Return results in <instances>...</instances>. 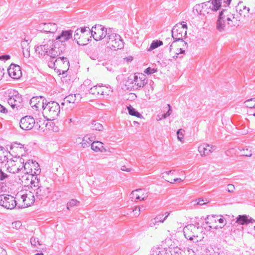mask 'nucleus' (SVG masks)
<instances>
[{"label": "nucleus", "mask_w": 255, "mask_h": 255, "mask_svg": "<svg viewBox=\"0 0 255 255\" xmlns=\"http://www.w3.org/2000/svg\"><path fill=\"white\" fill-rule=\"evenodd\" d=\"M231 7L228 5L219 12L216 25V29L220 32L225 31L226 24L230 26L234 25L233 22L235 18L234 14L231 12Z\"/></svg>", "instance_id": "1"}, {"label": "nucleus", "mask_w": 255, "mask_h": 255, "mask_svg": "<svg viewBox=\"0 0 255 255\" xmlns=\"http://www.w3.org/2000/svg\"><path fill=\"white\" fill-rule=\"evenodd\" d=\"M6 94H7V103L13 109L15 108L17 110L20 108L22 98L17 91L9 90Z\"/></svg>", "instance_id": "2"}, {"label": "nucleus", "mask_w": 255, "mask_h": 255, "mask_svg": "<svg viewBox=\"0 0 255 255\" xmlns=\"http://www.w3.org/2000/svg\"><path fill=\"white\" fill-rule=\"evenodd\" d=\"M124 41L120 35L108 32L107 44L110 49H121L124 47Z\"/></svg>", "instance_id": "3"}, {"label": "nucleus", "mask_w": 255, "mask_h": 255, "mask_svg": "<svg viewBox=\"0 0 255 255\" xmlns=\"http://www.w3.org/2000/svg\"><path fill=\"white\" fill-rule=\"evenodd\" d=\"M88 33H91V37H93L96 41L101 40L105 38L107 35H108L107 28L102 25L96 24L93 26L92 28L89 29Z\"/></svg>", "instance_id": "4"}, {"label": "nucleus", "mask_w": 255, "mask_h": 255, "mask_svg": "<svg viewBox=\"0 0 255 255\" xmlns=\"http://www.w3.org/2000/svg\"><path fill=\"white\" fill-rule=\"evenodd\" d=\"M60 107L58 103L55 101L46 102L43 110L45 113L48 114L50 118L53 120L56 118L60 112Z\"/></svg>", "instance_id": "5"}, {"label": "nucleus", "mask_w": 255, "mask_h": 255, "mask_svg": "<svg viewBox=\"0 0 255 255\" xmlns=\"http://www.w3.org/2000/svg\"><path fill=\"white\" fill-rule=\"evenodd\" d=\"M33 164V167L34 168L35 171L30 176V181L29 182L30 187L33 191H34V189H36L39 186H41L43 185L40 183V179L38 178V175L41 172L39 165L38 163H34Z\"/></svg>", "instance_id": "6"}, {"label": "nucleus", "mask_w": 255, "mask_h": 255, "mask_svg": "<svg viewBox=\"0 0 255 255\" xmlns=\"http://www.w3.org/2000/svg\"><path fill=\"white\" fill-rule=\"evenodd\" d=\"M18 203L15 200V198L10 195H0V206L7 209H13L17 207Z\"/></svg>", "instance_id": "7"}, {"label": "nucleus", "mask_w": 255, "mask_h": 255, "mask_svg": "<svg viewBox=\"0 0 255 255\" xmlns=\"http://www.w3.org/2000/svg\"><path fill=\"white\" fill-rule=\"evenodd\" d=\"M4 161H7V163L5 164L7 167V171L12 173H18L22 169V165H18L17 163V157H14V159H8L6 155L3 157Z\"/></svg>", "instance_id": "8"}, {"label": "nucleus", "mask_w": 255, "mask_h": 255, "mask_svg": "<svg viewBox=\"0 0 255 255\" xmlns=\"http://www.w3.org/2000/svg\"><path fill=\"white\" fill-rule=\"evenodd\" d=\"M66 50V45L54 40L52 47L50 49V57L55 58L64 53Z\"/></svg>", "instance_id": "9"}, {"label": "nucleus", "mask_w": 255, "mask_h": 255, "mask_svg": "<svg viewBox=\"0 0 255 255\" xmlns=\"http://www.w3.org/2000/svg\"><path fill=\"white\" fill-rule=\"evenodd\" d=\"M20 196V199L22 200V203L18 204L17 208H24L33 204L35 201V196L30 192L28 194L17 195V197Z\"/></svg>", "instance_id": "10"}, {"label": "nucleus", "mask_w": 255, "mask_h": 255, "mask_svg": "<svg viewBox=\"0 0 255 255\" xmlns=\"http://www.w3.org/2000/svg\"><path fill=\"white\" fill-rule=\"evenodd\" d=\"M33 191L35 197L39 200L47 199L51 192L50 188L44 185L39 186L38 188L34 189Z\"/></svg>", "instance_id": "11"}, {"label": "nucleus", "mask_w": 255, "mask_h": 255, "mask_svg": "<svg viewBox=\"0 0 255 255\" xmlns=\"http://www.w3.org/2000/svg\"><path fill=\"white\" fill-rule=\"evenodd\" d=\"M35 124L34 119L30 116H26L21 119L19 122L20 128L23 130L32 129Z\"/></svg>", "instance_id": "12"}, {"label": "nucleus", "mask_w": 255, "mask_h": 255, "mask_svg": "<svg viewBox=\"0 0 255 255\" xmlns=\"http://www.w3.org/2000/svg\"><path fill=\"white\" fill-rule=\"evenodd\" d=\"M178 25L176 24L171 30L172 38L174 39L173 42L180 41L185 46H187V43L183 40V34L184 30L182 28H178Z\"/></svg>", "instance_id": "13"}, {"label": "nucleus", "mask_w": 255, "mask_h": 255, "mask_svg": "<svg viewBox=\"0 0 255 255\" xmlns=\"http://www.w3.org/2000/svg\"><path fill=\"white\" fill-rule=\"evenodd\" d=\"M54 65H57L61 67V69L59 70L60 73L62 71V74H64L69 69L70 63L67 58L64 56L59 57L54 62Z\"/></svg>", "instance_id": "14"}, {"label": "nucleus", "mask_w": 255, "mask_h": 255, "mask_svg": "<svg viewBox=\"0 0 255 255\" xmlns=\"http://www.w3.org/2000/svg\"><path fill=\"white\" fill-rule=\"evenodd\" d=\"M139 76H134L133 81L132 82V88L134 90L139 89L140 88L143 87L147 82V80L145 77V75L141 74Z\"/></svg>", "instance_id": "15"}, {"label": "nucleus", "mask_w": 255, "mask_h": 255, "mask_svg": "<svg viewBox=\"0 0 255 255\" xmlns=\"http://www.w3.org/2000/svg\"><path fill=\"white\" fill-rule=\"evenodd\" d=\"M38 29L41 32L54 33L57 30V25L55 23H41L39 24Z\"/></svg>", "instance_id": "16"}, {"label": "nucleus", "mask_w": 255, "mask_h": 255, "mask_svg": "<svg viewBox=\"0 0 255 255\" xmlns=\"http://www.w3.org/2000/svg\"><path fill=\"white\" fill-rule=\"evenodd\" d=\"M7 71L9 76L14 79H18L22 76L20 67L15 64H11Z\"/></svg>", "instance_id": "17"}, {"label": "nucleus", "mask_w": 255, "mask_h": 255, "mask_svg": "<svg viewBox=\"0 0 255 255\" xmlns=\"http://www.w3.org/2000/svg\"><path fill=\"white\" fill-rule=\"evenodd\" d=\"M211 5L210 1H207L196 5V10H199V14L205 15L213 11V8Z\"/></svg>", "instance_id": "18"}, {"label": "nucleus", "mask_w": 255, "mask_h": 255, "mask_svg": "<svg viewBox=\"0 0 255 255\" xmlns=\"http://www.w3.org/2000/svg\"><path fill=\"white\" fill-rule=\"evenodd\" d=\"M46 102L47 101L42 96L33 97L30 100V105L31 107H35L36 110H38L41 107L44 109Z\"/></svg>", "instance_id": "19"}, {"label": "nucleus", "mask_w": 255, "mask_h": 255, "mask_svg": "<svg viewBox=\"0 0 255 255\" xmlns=\"http://www.w3.org/2000/svg\"><path fill=\"white\" fill-rule=\"evenodd\" d=\"M73 31L71 30H62L60 34L57 36L55 40L61 43L65 44V42L72 37Z\"/></svg>", "instance_id": "20"}, {"label": "nucleus", "mask_w": 255, "mask_h": 255, "mask_svg": "<svg viewBox=\"0 0 255 255\" xmlns=\"http://www.w3.org/2000/svg\"><path fill=\"white\" fill-rule=\"evenodd\" d=\"M236 10L241 16L246 17L249 15L250 8L244 5L243 1H240L236 6Z\"/></svg>", "instance_id": "21"}, {"label": "nucleus", "mask_w": 255, "mask_h": 255, "mask_svg": "<svg viewBox=\"0 0 255 255\" xmlns=\"http://www.w3.org/2000/svg\"><path fill=\"white\" fill-rule=\"evenodd\" d=\"M34 163H37L36 161H33V160H28L25 163L24 165H22V167L24 168V170L25 171V173L26 174H30L33 173L34 170V168L33 167V165Z\"/></svg>", "instance_id": "22"}, {"label": "nucleus", "mask_w": 255, "mask_h": 255, "mask_svg": "<svg viewBox=\"0 0 255 255\" xmlns=\"http://www.w3.org/2000/svg\"><path fill=\"white\" fill-rule=\"evenodd\" d=\"M196 229V226L194 225L193 224H190L188 225L187 226H185V228L183 229V233L184 234V236L187 239H189V240H192L193 239V237H195L194 235H188V232L191 231L195 230Z\"/></svg>", "instance_id": "23"}, {"label": "nucleus", "mask_w": 255, "mask_h": 255, "mask_svg": "<svg viewBox=\"0 0 255 255\" xmlns=\"http://www.w3.org/2000/svg\"><path fill=\"white\" fill-rule=\"evenodd\" d=\"M21 47L23 56L26 58H28L30 56V46L27 40L21 42Z\"/></svg>", "instance_id": "24"}, {"label": "nucleus", "mask_w": 255, "mask_h": 255, "mask_svg": "<svg viewBox=\"0 0 255 255\" xmlns=\"http://www.w3.org/2000/svg\"><path fill=\"white\" fill-rule=\"evenodd\" d=\"M35 51L38 53L39 57H43L46 55L50 56V50L47 51V49H46L44 47V45L42 44L35 47Z\"/></svg>", "instance_id": "25"}, {"label": "nucleus", "mask_w": 255, "mask_h": 255, "mask_svg": "<svg viewBox=\"0 0 255 255\" xmlns=\"http://www.w3.org/2000/svg\"><path fill=\"white\" fill-rule=\"evenodd\" d=\"M103 143L100 141H94L91 144V149L95 151H103V149L105 150L103 145Z\"/></svg>", "instance_id": "26"}, {"label": "nucleus", "mask_w": 255, "mask_h": 255, "mask_svg": "<svg viewBox=\"0 0 255 255\" xmlns=\"http://www.w3.org/2000/svg\"><path fill=\"white\" fill-rule=\"evenodd\" d=\"M248 221V215H240L236 218V222L240 225H247Z\"/></svg>", "instance_id": "27"}, {"label": "nucleus", "mask_w": 255, "mask_h": 255, "mask_svg": "<svg viewBox=\"0 0 255 255\" xmlns=\"http://www.w3.org/2000/svg\"><path fill=\"white\" fill-rule=\"evenodd\" d=\"M181 253L179 249L177 248H169L165 251V255H180Z\"/></svg>", "instance_id": "28"}, {"label": "nucleus", "mask_w": 255, "mask_h": 255, "mask_svg": "<svg viewBox=\"0 0 255 255\" xmlns=\"http://www.w3.org/2000/svg\"><path fill=\"white\" fill-rule=\"evenodd\" d=\"M208 1H210L213 11L216 12L221 8L222 0H210Z\"/></svg>", "instance_id": "29"}, {"label": "nucleus", "mask_w": 255, "mask_h": 255, "mask_svg": "<svg viewBox=\"0 0 255 255\" xmlns=\"http://www.w3.org/2000/svg\"><path fill=\"white\" fill-rule=\"evenodd\" d=\"M141 191H142V190L141 189H136L135 190L132 191L130 194V196H131L130 198L133 199V197H135V201L140 200H144L146 198V197L144 196L143 197H141L140 196L139 194H137V192H140Z\"/></svg>", "instance_id": "30"}, {"label": "nucleus", "mask_w": 255, "mask_h": 255, "mask_svg": "<svg viewBox=\"0 0 255 255\" xmlns=\"http://www.w3.org/2000/svg\"><path fill=\"white\" fill-rule=\"evenodd\" d=\"M210 145L208 144H203L202 145H200L198 147V151L201 153V155H208V147H209Z\"/></svg>", "instance_id": "31"}, {"label": "nucleus", "mask_w": 255, "mask_h": 255, "mask_svg": "<svg viewBox=\"0 0 255 255\" xmlns=\"http://www.w3.org/2000/svg\"><path fill=\"white\" fill-rule=\"evenodd\" d=\"M101 87L100 86H95L91 88L89 90V93L93 95H102L103 91L101 90Z\"/></svg>", "instance_id": "32"}, {"label": "nucleus", "mask_w": 255, "mask_h": 255, "mask_svg": "<svg viewBox=\"0 0 255 255\" xmlns=\"http://www.w3.org/2000/svg\"><path fill=\"white\" fill-rule=\"evenodd\" d=\"M11 150H15L16 152L18 149L20 150L22 152V151H25L24 145L20 143H18L17 142H14L12 143L10 146Z\"/></svg>", "instance_id": "33"}, {"label": "nucleus", "mask_w": 255, "mask_h": 255, "mask_svg": "<svg viewBox=\"0 0 255 255\" xmlns=\"http://www.w3.org/2000/svg\"><path fill=\"white\" fill-rule=\"evenodd\" d=\"M54 42V40L53 39H44L42 45H44V47L46 49H47V51H49L51 49Z\"/></svg>", "instance_id": "34"}, {"label": "nucleus", "mask_w": 255, "mask_h": 255, "mask_svg": "<svg viewBox=\"0 0 255 255\" xmlns=\"http://www.w3.org/2000/svg\"><path fill=\"white\" fill-rule=\"evenodd\" d=\"M163 45V42L160 40H155L152 41L148 51H152L154 49Z\"/></svg>", "instance_id": "35"}, {"label": "nucleus", "mask_w": 255, "mask_h": 255, "mask_svg": "<svg viewBox=\"0 0 255 255\" xmlns=\"http://www.w3.org/2000/svg\"><path fill=\"white\" fill-rule=\"evenodd\" d=\"M92 140L90 139V137L85 136L83 138L82 141L81 142V143L82 146L83 148H86V147H89L90 145L91 146V144L92 143Z\"/></svg>", "instance_id": "36"}, {"label": "nucleus", "mask_w": 255, "mask_h": 255, "mask_svg": "<svg viewBox=\"0 0 255 255\" xmlns=\"http://www.w3.org/2000/svg\"><path fill=\"white\" fill-rule=\"evenodd\" d=\"M93 129L102 131L104 129L103 125L96 121H94L92 124Z\"/></svg>", "instance_id": "37"}, {"label": "nucleus", "mask_w": 255, "mask_h": 255, "mask_svg": "<svg viewBox=\"0 0 255 255\" xmlns=\"http://www.w3.org/2000/svg\"><path fill=\"white\" fill-rule=\"evenodd\" d=\"M31 175L30 174H26L21 177V181L22 183H24V184L25 185H27L28 186L29 185V182L30 181V176Z\"/></svg>", "instance_id": "38"}, {"label": "nucleus", "mask_w": 255, "mask_h": 255, "mask_svg": "<svg viewBox=\"0 0 255 255\" xmlns=\"http://www.w3.org/2000/svg\"><path fill=\"white\" fill-rule=\"evenodd\" d=\"M35 127L37 129H43V126L45 125V127H46L47 125V123L45 124V121L39 120L36 122H35Z\"/></svg>", "instance_id": "39"}, {"label": "nucleus", "mask_w": 255, "mask_h": 255, "mask_svg": "<svg viewBox=\"0 0 255 255\" xmlns=\"http://www.w3.org/2000/svg\"><path fill=\"white\" fill-rule=\"evenodd\" d=\"M64 101L68 103H75L76 102L75 95L74 94H70L65 98Z\"/></svg>", "instance_id": "40"}, {"label": "nucleus", "mask_w": 255, "mask_h": 255, "mask_svg": "<svg viewBox=\"0 0 255 255\" xmlns=\"http://www.w3.org/2000/svg\"><path fill=\"white\" fill-rule=\"evenodd\" d=\"M80 203V202L76 199H71L67 203V208L69 210L70 208L77 206Z\"/></svg>", "instance_id": "41"}, {"label": "nucleus", "mask_w": 255, "mask_h": 255, "mask_svg": "<svg viewBox=\"0 0 255 255\" xmlns=\"http://www.w3.org/2000/svg\"><path fill=\"white\" fill-rule=\"evenodd\" d=\"M165 249H164V251H160L159 248H153L151 251V255H163V254L161 252H164L165 251Z\"/></svg>", "instance_id": "42"}, {"label": "nucleus", "mask_w": 255, "mask_h": 255, "mask_svg": "<svg viewBox=\"0 0 255 255\" xmlns=\"http://www.w3.org/2000/svg\"><path fill=\"white\" fill-rule=\"evenodd\" d=\"M168 215H169V214H168L163 219H162V218H163V215L157 216H156L154 218V222H157V223H163L164 222V221L165 220V219L167 217Z\"/></svg>", "instance_id": "43"}, {"label": "nucleus", "mask_w": 255, "mask_h": 255, "mask_svg": "<svg viewBox=\"0 0 255 255\" xmlns=\"http://www.w3.org/2000/svg\"><path fill=\"white\" fill-rule=\"evenodd\" d=\"M183 132H184V130L182 129H179L177 131V138L180 141H182L184 136Z\"/></svg>", "instance_id": "44"}, {"label": "nucleus", "mask_w": 255, "mask_h": 255, "mask_svg": "<svg viewBox=\"0 0 255 255\" xmlns=\"http://www.w3.org/2000/svg\"><path fill=\"white\" fill-rule=\"evenodd\" d=\"M253 101H255V98H251V99H248L247 101H246L245 102V104H246V107L248 108H251V109L253 108V106L254 105L251 103V102H252Z\"/></svg>", "instance_id": "45"}, {"label": "nucleus", "mask_w": 255, "mask_h": 255, "mask_svg": "<svg viewBox=\"0 0 255 255\" xmlns=\"http://www.w3.org/2000/svg\"><path fill=\"white\" fill-rule=\"evenodd\" d=\"M127 109L128 110V114L132 116H133L137 112V111L131 106H129L128 107Z\"/></svg>", "instance_id": "46"}, {"label": "nucleus", "mask_w": 255, "mask_h": 255, "mask_svg": "<svg viewBox=\"0 0 255 255\" xmlns=\"http://www.w3.org/2000/svg\"><path fill=\"white\" fill-rule=\"evenodd\" d=\"M156 71L157 70L154 68H151L150 67H148L144 70V72L147 75H150L156 72Z\"/></svg>", "instance_id": "47"}, {"label": "nucleus", "mask_w": 255, "mask_h": 255, "mask_svg": "<svg viewBox=\"0 0 255 255\" xmlns=\"http://www.w3.org/2000/svg\"><path fill=\"white\" fill-rule=\"evenodd\" d=\"M244 153L243 155L246 156H251L252 155L251 150L249 147L247 148L246 149H243Z\"/></svg>", "instance_id": "48"}, {"label": "nucleus", "mask_w": 255, "mask_h": 255, "mask_svg": "<svg viewBox=\"0 0 255 255\" xmlns=\"http://www.w3.org/2000/svg\"><path fill=\"white\" fill-rule=\"evenodd\" d=\"M81 34V32L79 31H78V29L75 31V34L74 35V40H75L77 42V43L79 45H80V44L79 43V42L78 41V39L80 38V34Z\"/></svg>", "instance_id": "49"}, {"label": "nucleus", "mask_w": 255, "mask_h": 255, "mask_svg": "<svg viewBox=\"0 0 255 255\" xmlns=\"http://www.w3.org/2000/svg\"><path fill=\"white\" fill-rule=\"evenodd\" d=\"M30 243L31 244V245L33 246H36L37 243L40 245L38 239L33 237L30 239Z\"/></svg>", "instance_id": "50"}, {"label": "nucleus", "mask_w": 255, "mask_h": 255, "mask_svg": "<svg viewBox=\"0 0 255 255\" xmlns=\"http://www.w3.org/2000/svg\"><path fill=\"white\" fill-rule=\"evenodd\" d=\"M90 29L89 27H81L80 29H78V31L81 32V34H84L85 32H87V35H89L90 33H88V30Z\"/></svg>", "instance_id": "51"}, {"label": "nucleus", "mask_w": 255, "mask_h": 255, "mask_svg": "<svg viewBox=\"0 0 255 255\" xmlns=\"http://www.w3.org/2000/svg\"><path fill=\"white\" fill-rule=\"evenodd\" d=\"M235 189V187L234 185L232 184H230L228 185L226 190L229 193H233Z\"/></svg>", "instance_id": "52"}, {"label": "nucleus", "mask_w": 255, "mask_h": 255, "mask_svg": "<svg viewBox=\"0 0 255 255\" xmlns=\"http://www.w3.org/2000/svg\"><path fill=\"white\" fill-rule=\"evenodd\" d=\"M8 177V175L0 169V180L2 181Z\"/></svg>", "instance_id": "53"}, {"label": "nucleus", "mask_w": 255, "mask_h": 255, "mask_svg": "<svg viewBox=\"0 0 255 255\" xmlns=\"http://www.w3.org/2000/svg\"><path fill=\"white\" fill-rule=\"evenodd\" d=\"M181 24L182 25V26L181 27H178V28H182V29L184 30V29H185V30L184 31V34L185 35H186V33H187V31H186V30L187 29V25L186 24V23L184 21H182V23H181Z\"/></svg>", "instance_id": "54"}, {"label": "nucleus", "mask_w": 255, "mask_h": 255, "mask_svg": "<svg viewBox=\"0 0 255 255\" xmlns=\"http://www.w3.org/2000/svg\"><path fill=\"white\" fill-rule=\"evenodd\" d=\"M140 207H135L134 209H133L132 212H134V215L136 216H139L140 212Z\"/></svg>", "instance_id": "55"}, {"label": "nucleus", "mask_w": 255, "mask_h": 255, "mask_svg": "<svg viewBox=\"0 0 255 255\" xmlns=\"http://www.w3.org/2000/svg\"><path fill=\"white\" fill-rule=\"evenodd\" d=\"M195 202H196V204L197 205H204L207 204L206 202H204V201L203 199H201V198H199L198 199L196 200Z\"/></svg>", "instance_id": "56"}, {"label": "nucleus", "mask_w": 255, "mask_h": 255, "mask_svg": "<svg viewBox=\"0 0 255 255\" xmlns=\"http://www.w3.org/2000/svg\"><path fill=\"white\" fill-rule=\"evenodd\" d=\"M10 58V55H7V54H5V55L0 56V59L3 60H7L9 59Z\"/></svg>", "instance_id": "57"}, {"label": "nucleus", "mask_w": 255, "mask_h": 255, "mask_svg": "<svg viewBox=\"0 0 255 255\" xmlns=\"http://www.w3.org/2000/svg\"><path fill=\"white\" fill-rule=\"evenodd\" d=\"M209 147V148H208V155L209 154V153L212 152L215 149L216 146L212 145H210V146Z\"/></svg>", "instance_id": "58"}, {"label": "nucleus", "mask_w": 255, "mask_h": 255, "mask_svg": "<svg viewBox=\"0 0 255 255\" xmlns=\"http://www.w3.org/2000/svg\"><path fill=\"white\" fill-rule=\"evenodd\" d=\"M209 147V148H208V155L209 154V153L212 152L215 149L216 146L212 145H210V146Z\"/></svg>", "instance_id": "59"}, {"label": "nucleus", "mask_w": 255, "mask_h": 255, "mask_svg": "<svg viewBox=\"0 0 255 255\" xmlns=\"http://www.w3.org/2000/svg\"><path fill=\"white\" fill-rule=\"evenodd\" d=\"M18 157H19V156H18ZM24 160L22 158H17V163L18 165H24Z\"/></svg>", "instance_id": "60"}, {"label": "nucleus", "mask_w": 255, "mask_h": 255, "mask_svg": "<svg viewBox=\"0 0 255 255\" xmlns=\"http://www.w3.org/2000/svg\"><path fill=\"white\" fill-rule=\"evenodd\" d=\"M0 112L2 113H6L7 112V109L1 104H0Z\"/></svg>", "instance_id": "61"}, {"label": "nucleus", "mask_w": 255, "mask_h": 255, "mask_svg": "<svg viewBox=\"0 0 255 255\" xmlns=\"http://www.w3.org/2000/svg\"><path fill=\"white\" fill-rule=\"evenodd\" d=\"M75 95L76 103H78L82 99L81 95L80 94H74Z\"/></svg>", "instance_id": "62"}, {"label": "nucleus", "mask_w": 255, "mask_h": 255, "mask_svg": "<svg viewBox=\"0 0 255 255\" xmlns=\"http://www.w3.org/2000/svg\"><path fill=\"white\" fill-rule=\"evenodd\" d=\"M121 170L123 171H127V172H130L132 170L131 168H128L126 167V166H123L121 167Z\"/></svg>", "instance_id": "63"}, {"label": "nucleus", "mask_w": 255, "mask_h": 255, "mask_svg": "<svg viewBox=\"0 0 255 255\" xmlns=\"http://www.w3.org/2000/svg\"><path fill=\"white\" fill-rule=\"evenodd\" d=\"M183 181V179L180 178H177L173 179V181H169L171 183H174L176 182H180Z\"/></svg>", "instance_id": "64"}]
</instances>
